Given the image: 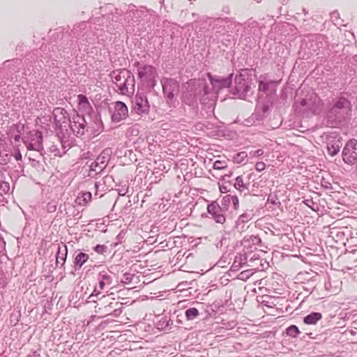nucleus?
I'll return each instance as SVG.
<instances>
[{"label":"nucleus","instance_id":"nucleus-1","mask_svg":"<svg viewBox=\"0 0 357 357\" xmlns=\"http://www.w3.org/2000/svg\"><path fill=\"white\" fill-rule=\"evenodd\" d=\"M213 96L205 80H190L182 93L181 101L185 105L195 107L198 100L202 104H206Z\"/></svg>","mask_w":357,"mask_h":357},{"label":"nucleus","instance_id":"nucleus-2","mask_svg":"<svg viewBox=\"0 0 357 357\" xmlns=\"http://www.w3.org/2000/svg\"><path fill=\"white\" fill-rule=\"evenodd\" d=\"M351 112L352 105L350 101L344 97L338 98L326 112L327 125L331 127L338 126L351 116Z\"/></svg>","mask_w":357,"mask_h":357},{"label":"nucleus","instance_id":"nucleus-3","mask_svg":"<svg viewBox=\"0 0 357 357\" xmlns=\"http://www.w3.org/2000/svg\"><path fill=\"white\" fill-rule=\"evenodd\" d=\"M324 103L318 95L312 91H309L299 102L294 103L296 112L301 115L308 116L310 115L319 114L323 109Z\"/></svg>","mask_w":357,"mask_h":357},{"label":"nucleus","instance_id":"nucleus-4","mask_svg":"<svg viewBox=\"0 0 357 357\" xmlns=\"http://www.w3.org/2000/svg\"><path fill=\"white\" fill-rule=\"evenodd\" d=\"M135 78L125 68L113 70V90L119 94L129 95L134 93Z\"/></svg>","mask_w":357,"mask_h":357},{"label":"nucleus","instance_id":"nucleus-5","mask_svg":"<svg viewBox=\"0 0 357 357\" xmlns=\"http://www.w3.org/2000/svg\"><path fill=\"white\" fill-rule=\"evenodd\" d=\"M252 79L250 77L246 70L241 71L236 75L234 79V86L231 93L239 98L245 100L252 90Z\"/></svg>","mask_w":357,"mask_h":357},{"label":"nucleus","instance_id":"nucleus-6","mask_svg":"<svg viewBox=\"0 0 357 357\" xmlns=\"http://www.w3.org/2000/svg\"><path fill=\"white\" fill-rule=\"evenodd\" d=\"M166 102L170 108H175L178 101L176 96L179 91L178 82L172 78H162L160 80Z\"/></svg>","mask_w":357,"mask_h":357},{"label":"nucleus","instance_id":"nucleus-7","mask_svg":"<svg viewBox=\"0 0 357 357\" xmlns=\"http://www.w3.org/2000/svg\"><path fill=\"white\" fill-rule=\"evenodd\" d=\"M54 125L56 133L62 135L68 133L69 122L71 114L62 107H56L52 112Z\"/></svg>","mask_w":357,"mask_h":357},{"label":"nucleus","instance_id":"nucleus-8","mask_svg":"<svg viewBox=\"0 0 357 357\" xmlns=\"http://www.w3.org/2000/svg\"><path fill=\"white\" fill-rule=\"evenodd\" d=\"M69 128L77 137L84 135L87 131V125L84 116L79 114L75 109H73L71 112Z\"/></svg>","mask_w":357,"mask_h":357},{"label":"nucleus","instance_id":"nucleus-9","mask_svg":"<svg viewBox=\"0 0 357 357\" xmlns=\"http://www.w3.org/2000/svg\"><path fill=\"white\" fill-rule=\"evenodd\" d=\"M206 76L209 79L214 93H218L221 89L231 86L233 74L231 73L227 77H222L219 75H212L211 73H207Z\"/></svg>","mask_w":357,"mask_h":357},{"label":"nucleus","instance_id":"nucleus-10","mask_svg":"<svg viewBox=\"0 0 357 357\" xmlns=\"http://www.w3.org/2000/svg\"><path fill=\"white\" fill-rule=\"evenodd\" d=\"M342 159L348 165H354L357 162V140L351 139L344 146L342 153Z\"/></svg>","mask_w":357,"mask_h":357},{"label":"nucleus","instance_id":"nucleus-11","mask_svg":"<svg viewBox=\"0 0 357 357\" xmlns=\"http://www.w3.org/2000/svg\"><path fill=\"white\" fill-rule=\"evenodd\" d=\"M23 141L28 150L40 151L43 149V134L38 130L31 131L29 136Z\"/></svg>","mask_w":357,"mask_h":357},{"label":"nucleus","instance_id":"nucleus-12","mask_svg":"<svg viewBox=\"0 0 357 357\" xmlns=\"http://www.w3.org/2000/svg\"><path fill=\"white\" fill-rule=\"evenodd\" d=\"M342 137L337 132H331L326 135L328 153L331 156L337 155L342 146Z\"/></svg>","mask_w":357,"mask_h":357},{"label":"nucleus","instance_id":"nucleus-13","mask_svg":"<svg viewBox=\"0 0 357 357\" xmlns=\"http://www.w3.org/2000/svg\"><path fill=\"white\" fill-rule=\"evenodd\" d=\"M133 110L134 112L142 115L143 114H147L149 112V103L147 98L143 93H137L132 101Z\"/></svg>","mask_w":357,"mask_h":357},{"label":"nucleus","instance_id":"nucleus-14","mask_svg":"<svg viewBox=\"0 0 357 357\" xmlns=\"http://www.w3.org/2000/svg\"><path fill=\"white\" fill-rule=\"evenodd\" d=\"M207 211L215 222L219 224L225 222L226 218L225 213L226 211L223 210L217 202H212L208 204Z\"/></svg>","mask_w":357,"mask_h":357},{"label":"nucleus","instance_id":"nucleus-15","mask_svg":"<svg viewBox=\"0 0 357 357\" xmlns=\"http://www.w3.org/2000/svg\"><path fill=\"white\" fill-rule=\"evenodd\" d=\"M137 68V75L142 81H146L151 77H157L158 72L155 67L151 65H141L139 62L135 64Z\"/></svg>","mask_w":357,"mask_h":357},{"label":"nucleus","instance_id":"nucleus-16","mask_svg":"<svg viewBox=\"0 0 357 357\" xmlns=\"http://www.w3.org/2000/svg\"><path fill=\"white\" fill-rule=\"evenodd\" d=\"M128 116V109L126 105L121 101H116L113 112V122L121 121L126 119Z\"/></svg>","mask_w":357,"mask_h":357},{"label":"nucleus","instance_id":"nucleus-17","mask_svg":"<svg viewBox=\"0 0 357 357\" xmlns=\"http://www.w3.org/2000/svg\"><path fill=\"white\" fill-rule=\"evenodd\" d=\"M254 216V213L252 210H247L242 213L236 221L235 227L239 231H243L245 230V223L250 221Z\"/></svg>","mask_w":357,"mask_h":357},{"label":"nucleus","instance_id":"nucleus-18","mask_svg":"<svg viewBox=\"0 0 357 357\" xmlns=\"http://www.w3.org/2000/svg\"><path fill=\"white\" fill-rule=\"evenodd\" d=\"M79 109L84 114H89L92 111V107L85 95L79 94L77 96Z\"/></svg>","mask_w":357,"mask_h":357},{"label":"nucleus","instance_id":"nucleus-19","mask_svg":"<svg viewBox=\"0 0 357 357\" xmlns=\"http://www.w3.org/2000/svg\"><path fill=\"white\" fill-rule=\"evenodd\" d=\"M88 25L86 22H82L78 23L77 24L74 25L71 33L74 38H81L82 36H84L88 31Z\"/></svg>","mask_w":357,"mask_h":357},{"label":"nucleus","instance_id":"nucleus-20","mask_svg":"<svg viewBox=\"0 0 357 357\" xmlns=\"http://www.w3.org/2000/svg\"><path fill=\"white\" fill-rule=\"evenodd\" d=\"M112 150L110 149H105L97 158L96 160L100 165V167L105 169L111 158Z\"/></svg>","mask_w":357,"mask_h":357},{"label":"nucleus","instance_id":"nucleus-21","mask_svg":"<svg viewBox=\"0 0 357 357\" xmlns=\"http://www.w3.org/2000/svg\"><path fill=\"white\" fill-rule=\"evenodd\" d=\"M123 268V266L121 264H117L115 266V269H116V271H117V273H116L117 282H119V280H120V282L123 284H129L131 282V281L132 280L133 275H131L127 272H125L123 273L121 277H119V272L121 271V273H123L124 271V270L122 269Z\"/></svg>","mask_w":357,"mask_h":357},{"label":"nucleus","instance_id":"nucleus-22","mask_svg":"<svg viewBox=\"0 0 357 357\" xmlns=\"http://www.w3.org/2000/svg\"><path fill=\"white\" fill-rule=\"evenodd\" d=\"M278 84V82L276 81L264 82L263 80H259V91L264 93H267L268 91H275V88Z\"/></svg>","mask_w":357,"mask_h":357},{"label":"nucleus","instance_id":"nucleus-23","mask_svg":"<svg viewBox=\"0 0 357 357\" xmlns=\"http://www.w3.org/2000/svg\"><path fill=\"white\" fill-rule=\"evenodd\" d=\"M59 139V145L61 148V150L64 151V154L66 153L67 150H68L71 146V142L69 139V132L67 134L62 135L61 133H56Z\"/></svg>","mask_w":357,"mask_h":357},{"label":"nucleus","instance_id":"nucleus-24","mask_svg":"<svg viewBox=\"0 0 357 357\" xmlns=\"http://www.w3.org/2000/svg\"><path fill=\"white\" fill-rule=\"evenodd\" d=\"M322 317L321 313L313 312L304 317L303 322L307 325H315L322 319Z\"/></svg>","mask_w":357,"mask_h":357},{"label":"nucleus","instance_id":"nucleus-25","mask_svg":"<svg viewBox=\"0 0 357 357\" xmlns=\"http://www.w3.org/2000/svg\"><path fill=\"white\" fill-rule=\"evenodd\" d=\"M67 254L68 250L67 246L66 245H63L62 247L59 246L56 259V263L57 265L59 264H61V265L62 266L65 263L67 257Z\"/></svg>","mask_w":357,"mask_h":357},{"label":"nucleus","instance_id":"nucleus-26","mask_svg":"<svg viewBox=\"0 0 357 357\" xmlns=\"http://www.w3.org/2000/svg\"><path fill=\"white\" fill-rule=\"evenodd\" d=\"M104 169L100 167L98 162L96 160L89 165L88 176L94 177L98 174L102 172Z\"/></svg>","mask_w":357,"mask_h":357},{"label":"nucleus","instance_id":"nucleus-27","mask_svg":"<svg viewBox=\"0 0 357 357\" xmlns=\"http://www.w3.org/2000/svg\"><path fill=\"white\" fill-rule=\"evenodd\" d=\"M261 243V240L258 236L251 235L250 236H245L242 241V245L244 248L250 247L251 245H257Z\"/></svg>","mask_w":357,"mask_h":357},{"label":"nucleus","instance_id":"nucleus-28","mask_svg":"<svg viewBox=\"0 0 357 357\" xmlns=\"http://www.w3.org/2000/svg\"><path fill=\"white\" fill-rule=\"evenodd\" d=\"M123 309V303H116L115 308L113 310V323L118 322L120 324L125 323L124 320L128 319V318L122 317L121 320L114 319V317H118L122 312Z\"/></svg>","mask_w":357,"mask_h":357},{"label":"nucleus","instance_id":"nucleus-29","mask_svg":"<svg viewBox=\"0 0 357 357\" xmlns=\"http://www.w3.org/2000/svg\"><path fill=\"white\" fill-rule=\"evenodd\" d=\"M91 199V193L89 192H82L80 195L77 196L75 199V203L78 205H85Z\"/></svg>","mask_w":357,"mask_h":357},{"label":"nucleus","instance_id":"nucleus-30","mask_svg":"<svg viewBox=\"0 0 357 357\" xmlns=\"http://www.w3.org/2000/svg\"><path fill=\"white\" fill-rule=\"evenodd\" d=\"M127 231V227L124 225L123 228L121 229L115 238L116 241L113 243L114 247L125 242Z\"/></svg>","mask_w":357,"mask_h":357},{"label":"nucleus","instance_id":"nucleus-31","mask_svg":"<svg viewBox=\"0 0 357 357\" xmlns=\"http://www.w3.org/2000/svg\"><path fill=\"white\" fill-rule=\"evenodd\" d=\"M199 312L196 307H190L185 311V316L188 321H192L198 317Z\"/></svg>","mask_w":357,"mask_h":357},{"label":"nucleus","instance_id":"nucleus-32","mask_svg":"<svg viewBox=\"0 0 357 357\" xmlns=\"http://www.w3.org/2000/svg\"><path fill=\"white\" fill-rule=\"evenodd\" d=\"M89 259V255L84 252H79L75 258V264L78 268H80L82 265Z\"/></svg>","mask_w":357,"mask_h":357},{"label":"nucleus","instance_id":"nucleus-33","mask_svg":"<svg viewBox=\"0 0 357 357\" xmlns=\"http://www.w3.org/2000/svg\"><path fill=\"white\" fill-rule=\"evenodd\" d=\"M173 321L170 319L162 318L157 324V327L160 330H169Z\"/></svg>","mask_w":357,"mask_h":357},{"label":"nucleus","instance_id":"nucleus-34","mask_svg":"<svg viewBox=\"0 0 357 357\" xmlns=\"http://www.w3.org/2000/svg\"><path fill=\"white\" fill-rule=\"evenodd\" d=\"M251 253H248L245 250L243 252L238 253L235 259H236V261L239 262L241 265L245 266L248 263V257H250Z\"/></svg>","mask_w":357,"mask_h":357},{"label":"nucleus","instance_id":"nucleus-35","mask_svg":"<svg viewBox=\"0 0 357 357\" xmlns=\"http://www.w3.org/2000/svg\"><path fill=\"white\" fill-rule=\"evenodd\" d=\"M234 187L242 192L243 190H248V186L244 183L243 178L242 176H238L236 179L235 182L233 184Z\"/></svg>","mask_w":357,"mask_h":357},{"label":"nucleus","instance_id":"nucleus-36","mask_svg":"<svg viewBox=\"0 0 357 357\" xmlns=\"http://www.w3.org/2000/svg\"><path fill=\"white\" fill-rule=\"evenodd\" d=\"M115 190L117 191L119 196H124L128 191V181L123 182L122 183L116 184Z\"/></svg>","mask_w":357,"mask_h":357},{"label":"nucleus","instance_id":"nucleus-37","mask_svg":"<svg viewBox=\"0 0 357 357\" xmlns=\"http://www.w3.org/2000/svg\"><path fill=\"white\" fill-rule=\"evenodd\" d=\"M12 153L6 149L3 151H0V165H6L9 162Z\"/></svg>","mask_w":357,"mask_h":357},{"label":"nucleus","instance_id":"nucleus-38","mask_svg":"<svg viewBox=\"0 0 357 357\" xmlns=\"http://www.w3.org/2000/svg\"><path fill=\"white\" fill-rule=\"evenodd\" d=\"M300 333L301 331L296 325H291L286 329L287 335L292 338L297 337Z\"/></svg>","mask_w":357,"mask_h":357},{"label":"nucleus","instance_id":"nucleus-39","mask_svg":"<svg viewBox=\"0 0 357 357\" xmlns=\"http://www.w3.org/2000/svg\"><path fill=\"white\" fill-rule=\"evenodd\" d=\"M50 151L55 156L61 157L64 155V151L61 150L59 143L58 144H52L50 147Z\"/></svg>","mask_w":357,"mask_h":357},{"label":"nucleus","instance_id":"nucleus-40","mask_svg":"<svg viewBox=\"0 0 357 357\" xmlns=\"http://www.w3.org/2000/svg\"><path fill=\"white\" fill-rule=\"evenodd\" d=\"M248 157V154L245 151H241L238 153H236L233 156V161L234 163L240 164L244 161V160Z\"/></svg>","mask_w":357,"mask_h":357},{"label":"nucleus","instance_id":"nucleus-41","mask_svg":"<svg viewBox=\"0 0 357 357\" xmlns=\"http://www.w3.org/2000/svg\"><path fill=\"white\" fill-rule=\"evenodd\" d=\"M232 200V195H227L224 196L221 200V205H220L223 210L226 211L228 210V207L231 204V201Z\"/></svg>","mask_w":357,"mask_h":357},{"label":"nucleus","instance_id":"nucleus-42","mask_svg":"<svg viewBox=\"0 0 357 357\" xmlns=\"http://www.w3.org/2000/svg\"><path fill=\"white\" fill-rule=\"evenodd\" d=\"M10 190V184L8 182L1 181L0 183V196H3L9 192Z\"/></svg>","mask_w":357,"mask_h":357},{"label":"nucleus","instance_id":"nucleus-43","mask_svg":"<svg viewBox=\"0 0 357 357\" xmlns=\"http://www.w3.org/2000/svg\"><path fill=\"white\" fill-rule=\"evenodd\" d=\"M99 279L102 281H105L107 285L112 283V278L109 273L107 271H101L99 273Z\"/></svg>","mask_w":357,"mask_h":357},{"label":"nucleus","instance_id":"nucleus-44","mask_svg":"<svg viewBox=\"0 0 357 357\" xmlns=\"http://www.w3.org/2000/svg\"><path fill=\"white\" fill-rule=\"evenodd\" d=\"M227 167V161L225 160H216L213 165L214 169L221 170Z\"/></svg>","mask_w":357,"mask_h":357},{"label":"nucleus","instance_id":"nucleus-45","mask_svg":"<svg viewBox=\"0 0 357 357\" xmlns=\"http://www.w3.org/2000/svg\"><path fill=\"white\" fill-rule=\"evenodd\" d=\"M267 202H269L273 205L281 204L279 202V198L276 193H271L268 197Z\"/></svg>","mask_w":357,"mask_h":357},{"label":"nucleus","instance_id":"nucleus-46","mask_svg":"<svg viewBox=\"0 0 357 357\" xmlns=\"http://www.w3.org/2000/svg\"><path fill=\"white\" fill-rule=\"evenodd\" d=\"M303 203L310 208L312 210L316 211L319 209L318 204L314 202L312 199H307L303 201Z\"/></svg>","mask_w":357,"mask_h":357},{"label":"nucleus","instance_id":"nucleus-47","mask_svg":"<svg viewBox=\"0 0 357 357\" xmlns=\"http://www.w3.org/2000/svg\"><path fill=\"white\" fill-rule=\"evenodd\" d=\"M252 275V272H251V270H246L241 272L238 275V278L241 280H248L251 275Z\"/></svg>","mask_w":357,"mask_h":357},{"label":"nucleus","instance_id":"nucleus-48","mask_svg":"<svg viewBox=\"0 0 357 357\" xmlns=\"http://www.w3.org/2000/svg\"><path fill=\"white\" fill-rule=\"evenodd\" d=\"M6 242L3 236L0 234V264L1 263V257L5 255L6 252Z\"/></svg>","mask_w":357,"mask_h":357},{"label":"nucleus","instance_id":"nucleus-49","mask_svg":"<svg viewBox=\"0 0 357 357\" xmlns=\"http://www.w3.org/2000/svg\"><path fill=\"white\" fill-rule=\"evenodd\" d=\"M257 25V22L255 21L248 22L246 26H245V31H246V34H251V29L252 28H256Z\"/></svg>","mask_w":357,"mask_h":357},{"label":"nucleus","instance_id":"nucleus-50","mask_svg":"<svg viewBox=\"0 0 357 357\" xmlns=\"http://www.w3.org/2000/svg\"><path fill=\"white\" fill-rule=\"evenodd\" d=\"M156 78L157 77H153V78H151V79H149L148 80L146 81V84H147V87L150 89H152L153 90L155 86H156V83H157V80H156Z\"/></svg>","mask_w":357,"mask_h":357},{"label":"nucleus","instance_id":"nucleus-51","mask_svg":"<svg viewBox=\"0 0 357 357\" xmlns=\"http://www.w3.org/2000/svg\"><path fill=\"white\" fill-rule=\"evenodd\" d=\"M321 187L327 190H333L332 184L325 178H322L321 181Z\"/></svg>","mask_w":357,"mask_h":357},{"label":"nucleus","instance_id":"nucleus-52","mask_svg":"<svg viewBox=\"0 0 357 357\" xmlns=\"http://www.w3.org/2000/svg\"><path fill=\"white\" fill-rule=\"evenodd\" d=\"M56 210V205L55 202H50L47 205V211L48 213H53Z\"/></svg>","mask_w":357,"mask_h":357},{"label":"nucleus","instance_id":"nucleus-53","mask_svg":"<svg viewBox=\"0 0 357 357\" xmlns=\"http://www.w3.org/2000/svg\"><path fill=\"white\" fill-rule=\"evenodd\" d=\"M243 266L241 265L238 261L237 262L236 261V259L234 258L233 264H232V266L231 267V270L232 271H238Z\"/></svg>","mask_w":357,"mask_h":357},{"label":"nucleus","instance_id":"nucleus-54","mask_svg":"<svg viewBox=\"0 0 357 357\" xmlns=\"http://www.w3.org/2000/svg\"><path fill=\"white\" fill-rule=\"evenodd\" d=\"M107 250V247L102 245H97L94 248V250L99 253V254H103Z\"/></svg>","mask_w":357,"mask_h":357},{"label":"nucleus","instance_id":"nucleus-55","mask_svg":"<svg viewBox=\"0 0 357 357\" xmlns=\"http://www.w3.org/2000/svg\"><path fill=\"white\" fill-rule=\"evenodd\" d=\"M231 203H232L234 206V208L235 210H237L239 207V202L238 198L236 195H232V200L231 201Z\"/></svg>","mask_w":357,"mask_h":357},{"label":"nucleus","instance_id":"nucleus-56","mask_svg":"<svg viewBox=\"0 0 357 357\" xmlns=\"http://www.w3.org/2000/svg\"><path fill=\"white\" fill-rule=\"evenodd\" d=\"M266 167V165L264 162H257L255 165V169L258 172H262Z\"/></svg>","mask_w":357,"mask_h":357},{"label":"nucleus","instance_id":"nucleus-57","mask_svg":"<svg viewBox=\"0 0 357 357\" xmlns=\"http://www.w3.org/2000/svg\"><path fill=\"white\" fill-rule=\"evenodd\" d=\"M93 157H94V155L90 151L83 152L82 154L81 155L82 160H86V159H89V158L93 159Z\"/></svg>","mask_w":357,"mask_h":357},{"label":"nucleus","instance_id":"nucleus-58","mask_svg":"<svg viewBox=\"0 0 357 357\" xmlns=\"http://www.w3.org/2000/svg\"><path fill=\"white\" fill-rule=\"evenodd\" d=\"M233 176V172L229 171L227 173L225 174L223 176H222L221 180L225 182H229V178H231Z\"/></svg>","mask_w":357,"mask_h":357},{"label":"nucleus","instance_id":"nucleus-59","mask_svg":"<svg viewBox=\"0 0 357 357\" xmlns=\"http://www.w3.org/2000/svg\"><path fill=\"white\" fill-rule=\"evenodd\" d=\"M219 189L221 193H227L229 191V189H228V187L224 184H220L219 183Z\"/></svg>","mask_w":357,"mask_h":357},{"label":"nucleus","instance_id":"nucleus-60","mask_svg":"<svg viewBox=\"0 0 357 357\" xmlns=\"http://www.w3.org/2000/svg\"><path fill=\"white\" fill-rule=\"evenodd\" d=\"M250 253H251V255H250V257H248V262L252 263L255 260H258L259 259V256L258 255H256L255 254H252V252H250Z\"/></svg>","mask_w":357,"mask_h":357},{"label":"nucleus","instance_id":"nucleus-61","mask_svg":"<svg viewBox=\"0 0 357 357\" xmlns=\"http://www.w3.org/2000/svg\"><path fill=\"white\" fill-rule=\"evenodd\" d=\"M7 144L5 140L0 139V151H3L7 148Z\"/></svg>","mask_w":357,"mask_h":357},{"label":"nucleus","instance_id":"nucleus-62","mask_svg":"<svg viewBox=\"0 0 357 357\" xmlns=\"http://www.w3.org/2000/svg\"><path fill=\"white\" fill-rule=\"evenodd\" d=\"M98 280H99V288L100 289H103L104 287H105V285H107L106 282L105 281H102V280H100L99 278H98Z\"/></svg>","mask_w":357,"mask_h":357},{"label":"nucleus","instance_id":"nucleus-63","mask_svg":"<svg viewBox=\"0 0 357 357\" xmlns=\"http://www.w3.org/2000/svg\"><path fill=\"white\" fill-rule=\"evenodd\" d=\"M264 154L263 149H258L254 152V155L261 156Z\"/></svg>","mask_w":357,"mask_h":357},{"label":"nucleus","instance_id":"nucleus-64","mask_svg":"<svg viewBox=\"0 0 357 357\" xmlns=\"http://www.w3.org/2000/svg\"><path fill=\"white\" fill-rule=\"evenodd\" d=\"M27 357H40V356L37 351H34L32 354L28 355Z\"/></svg>","mask_w":357,"mask_h":357}]
</instances>
